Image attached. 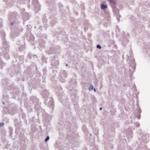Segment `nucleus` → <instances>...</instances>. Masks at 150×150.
<instances>
[{"label": "nucleus", "mask_w": 150, "mask_h": 150, "mask_svg": "<svg viewBox=\"0 0 150 150\" xmlns=\"http://www.w3.org/2000/svg\"><path fill=\"white\" fill-rule=\"evenodd\" d=\"M4 125V123H0V126H3Z\"/></svg>", "instance_id": "nucleus-6"}, {"label": "nucleus", "mask_w": 150, "mask_h": 150, "mask_svg": "<svg viewBox=\"0 0 150 150\" xmlns=\"http://www.w3.org/2000/svg\"><path fill=\"white\" fill-rule=\"evenodd\" d=\"M137 118L138 119H140V116H138Z\"/></svg>", "instance_id": "nucleus-8"}, {"label": "nucleus", "mask_w": 150, "mask_h": 150, "mask_svg": "<svg viewBox=\"0 0 150 150\" xmlns=\"http://www.w3.org/2000/svg\"><path fill=\"white\" fill-rule=\"evenodd\" d=\"M68 66L67 64H66V66Z\"/></svg>", "instance_id": "nucleus-11"}, {"label": "nucleus", "mask_w": 150, "mask_h": 150, "mask_svg": "<svg viewBox=\"0 0 150 150\" xmlns=\"http://www.w3.org/2000/svg\"><path fill=\"white\" fill-rule=\"evenodd\" d=\"M107 7V6L106 5H105L103 4H102L101 5V8L102 9H104Z\"/></svg>", "instance_id": "nucleus-1"}, {"label": "nucleus", "mask_w": 150, "mask_h": 150, "mask_svg": "<svg viewBox=\"0 0 150 150\" xmlns=\"http://www.w3.org/2000/svg\"><path fill=\"white\" fill-rule=\"evenodd\" d=\"M50 139V137L49 136L47 137L45 139V142H46L47 141Z\"/></svg>", "instance_id": "nucleus-4"}, {"label": "nucleus", "mask_w": 150, "mask_h": 150, "mask_svg": "<svg viewBox=\"0 0 150 150\" xmlns=\"http://www.w3.org/2000/svg\"><path fill=\"white\" fill-rule=\"evenodd\" d=\"M38 7L37 8V9L38 10V11H39L40 10L39 4H38Z\"/></svg>", "instance_id": "nucleus-7"}, {"label": "nucleus", "mask_w": 150, "mask_h": 150, "mask_svg": "<svg viewBox=\"0 0 150 150\" xmlns=\"http://www.w3.org/2000/svg\"><path fill=\"white\" fill-rule=\"evenodd\" d=\"M96 47L98 48V49H101V47L99 45H97V46H96Z\"/></svg>", "instance_id": "nucleus-5"}, {"label": "nucleus", "mask_w": 150, "mask_h": 150, "mask_svg": "<svg viewBox=\"0 0 150 150\" xmlns=\"http://www.w3.org/2000/svg\"><path fill=\"white\" fill-rule=\"evenodd\" d=\"M93 89V90H94V91H95V92L96 91V89H95V88H94Z\"/></svg>", "instance_id": "nucleus-10"}, {"label": "nucleus", "mask_w": 150, "mask_h": 150, "mask_svg": "<svg viewBox=\"0 0 150 150\" xmlns=\"http://www.w3.org/2000/svg\"><path fill=\"white\" fill-rule=\"evenodd\" d=\"M109 1L111 4L113 5H116V1L115 0H109Z\"/></svg>", "instance_id": "nucleus-2"}, {"label": "nucleus", "mask_w": 150, "mask_h": 150, "mask_svg": "<svg viewBox=\"0 0 150 150\" xmlns=\"http://www.w3.org/2000/svg\"><path fill=\"white\" fill-rule=\"evenodd\" d=\"M93 86L92 84H91L88 88V90L90 91L91 90H93Z\"/></svg>", "instance_id": "nucleus-3"}, {"label": "nucleus", "mask_w": 150, "mask_h": 150, "mask_svg": "<svg viewBox=\"0 0 150 150\" xmlns=\"http://www.w3.org/2000/svg\"><path fill=\"white\" fill-rule=\"evenodd\" d=\"M102 110V108L101 107H100V110Z\"/></svg>", "instance_id": "nucleus-9"}]
</instances>
